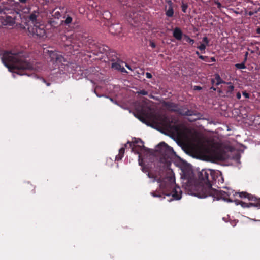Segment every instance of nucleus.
I'll return each mask as SVG.
<instances>
[{"mask_svg":"<svg viewBox=\"0 0 260 260\" xmlns=\"http://www.w3.org/2000/svg\"><path fill=\"white\" fill-rule=\"evenodd\" d=\"M129 148L135 153L141 155L142 152L146 151L147 149L144 146V142L140 139L135 138L132 141V144H129Z\"/></svg>","mask_w":260,"mask_h":260,"instance_id":"1a4fd4ad","label":"nucleus"},{"mask_svg":"<svg viewBox=\"0 0 260 260\" xmlns=\"http://www.w3.org/2000/svg\"><path fill=\"white\" fill-rule=\"evenodd\" d=\"M122 30V27L119 24H111L109 27V32L113 35H119Z\"/></svg>","mask_w":260,"mask_h":260,"instance_id":"ddd939ff","label":"nucleus"},{"mask_svg":"<svg viewBox=\"0 0 260 260\" xmlns=\"http://www.w3.org/2000/svg\"><path fill=\"white\" fill-rule=\"evenodd\" d=\"M211 81H212V83L213 84L215 82L214 79H212Z\"/></svg>","mask_w":260,"mask_h":260,"instance_id":"5fc2aeb1","label":"nucleus"},{"mask_svg":"<svg viewBox=\"0 0 260 260\" xmlns=\"http://www.w3.org/2000/svg\"><path fill=\"white\" fill-rule=\"evenodd\" d=\"M206 45L204 43L201 44L198 47V48L200 49L201 51H204L205 52V50L206 49Z\"/></svg>","mask_w":260,"mask_h":260,"instance_id":"bb28decb","label":"nucleus"},{"mask_svg":"<svg viewBox=\"0 0 260 260\" xmlns=\"http://www.w3.org/2000/svg\"><path fill=\"white\" fill-rule=\"evenodd\" d=\"M157 151L160 153L165 159L170 158L174 153L173 148L164 142H160L157 146Z\"/></svg>","mask_w":260,"mask_h":260,"instance_id":"0eeeda50","label":"nucleus"},{"mask_svg":"<svg viewBox=\"0 0 260 260\" xmlns=\"http://www.w3.org/2000/svg\"><path fill=\"white\" fill-rule=\"evenodd\" d=\"M130 18H132V20H135L136 18H137L138 17H129Z\"/></svg>","mask_w":260,"mask_h":260,"instance_id":"8fccbe9b","label":"nucleus"},{"mask_svg":"<svg viewBox=\"0 0 260 260\" xmlns=\"http://www.w3.org/2000/svg\"><path fill=\"white\" fill-rule=\"evenodd\" d=\"M215 80H216V85L218 86L219 84L221 83H226L227 84H231V82H225V81H223L222 79L220 78L219 75L218 74H216L215 75Z\"/></svg>","mask_w":260,"mask_h":260,"instance_id":"6ab92c4d","label":"nucleus"},{"mask_svg":"<svg viewBox=\"0 0 260 260\" xmlns=\"http://www.w3.org/2000/svg\"><path fill=\"white\" fill-rule=\"evenodd\" d=\"M124 152H125V148H124V147L121 148L119 150L118 154L116 156V159L117 160H121L124 156Z\"/></svg>","mask_w":260,"mask_h":260,"instance_id":"aec40b11","label":"nucleus"},{"mask_svg":"<svg viewBox=\"0 0 260 260\" xmlns=\"http://www.w3.org/2000/svg\"><path fill=\"white\" fill-rule=\"evenodd\" d=\"M256 32L260 35V27H258L256 29Z\"/></svg>","mask_w":260,"mask_h":260,"instance_id":"49530a36","label":"nucleus"},{"mask_svg":"<svg viewBox=\"0 0 260 260\" xmlns=\"http://www.w3.org/2000/svg\"><path fill=\"white\" fill-rule=\"evenodd\" d=\"M8 1L10 2H13V5H14L15 7H17L20 5V4L18 2H16L15 0H8Z\"/></svg>","mask_w":260,"mask_h":260,"instance_id":"7c9ffc66","label":"nucleus"},{"mask_svg":"<svg viewBox=\"0 0 260 260\" xmlns=\"http://www.w3.org/2000/svg\"><path fill=\"white\" fill-rule=\"evenodd\" d=\"M164 106L170 111L176 112L178 108V105L170 102H166L164 103Z\"/></svg>","mask_w":260,"mask_h":260,"instance_id":"4468645a","label":"nucleus"},{"mask_svg":"<svg viewBox=\"0 0 260 260\" xmlns=\"http://www.w3.org/2000/svg\"><path fill=\"white\" fill-rule=\"evenodd\" d=\"M42 81H43L44 83H46V85H47V86H50V83H49V82H47V81H46L44 78H42Z\"/></svg>","mask_w":260,"mask_h":260,"instance_id":"58836bf2","label":"nucleus"},{"mask_svg":"<svg viewBox=\"0 0 260 260\" xmlns=\"http://www.w3.org/2000/svg\"><path fill=\"white\" fill-rule=\"evenodd\" d=\"M48 22L50 23L49 25L51 26H52V27H56L57 26V23H56L55 22V21L54 20H49L48 21Z\"/></svg>","mask_w":260,"mask_h":260,"instance_id":"cd10ccee","label":"nucleus"},{"mask_svg":"<svg viewBox=\"0 0 260 260\" xmlns=\"http://www.w3.org/2000/svg\"><path fill=\"white\" fill-rule=\"evenodd\" d=\"M199 58L206 62H210V59L208 56L199 55Z\"/></svg>","mask_w":260,"mask_h":260,"instance_id":"393cba45","label":"nucleus"},{"mask_svg":"<svg viewBox=\"0 0 260 260\" xmlns=\"http://www.w3.org/2000/svg\"><path fill=\"white\" fill-rule=\"evenodd\" d=\"M72 21V17H66L64 22L66 24H70Z\"/></svg>","mask_w":260,"mask_h":260,"instance_id":"c85d7f7f","label":"nucleus"},{"mask_svg":"<svg viewBox=\"0 0 260 260\" xmlns=\"http://www.w3.org/2000/svg\"><path fill=\"white\" fill-rule=\"evenodd\" d=\"M19 3H21L22 4H25L27 2V0H19Z\"/></svg>","mask_w":260,"mask_h":260,"instance_id":"a18cd8bd","label":"nucleus"},{"mask_svg":"<svg viewBox=\"0 0 260 260\" xmlns=\"http://www.w3.org/2000/svg\"><path fill=\"white\" fill-rule=\"evenodd\" d=\"M236 97L238 99H240L241 97V93L238 92V93H237L236 94Z\"/></svg>","mask_w":260,"mask_h":260,"instance_id":"79ce46f5","label":"nucleus"},{"mask_svg":"<svg viewBox=\"0 0 260 260\" xmlns=\"http://www.w3.org/2000/svg\"><path fill=\"white\" fill-rule=\"evenodd\" d=\"M196 54L197 55H198L199 57V55H200V53H199V52L198 51H196Z\"/></svg>","mask_w":260,"mask_h":260,"instance_id":"3c124183","label":"nucleus"},{"mask_svg":"<svg viewBox=\"0 0 260 260\" xmlns=\"http://www.w3.org/2000/svg\"><path fill=\"white\" fill-rule=\"evenodd\" d=\"M211 89H213V90H216V88H214V87H211Z\"/></svg>","mask_w":260,"mask_h":260,"instance_id":"6e6d98bb","label":"nucleus"},{"mask_svg":"<svg viewBox=\"0 0 260 260\" xmlns=\"http://www.w3.org/2000/svg\"><path fill=\"white\" fill-rule=\"evenodd\" d=\"M119 3L123 6H127L129 3V0H117Z\"/></svg>","mask_w":260,"mask_h":260,"instance_id":"a878e982","label":"nucleus"},{"mask_svg":"<svg viewBox=\"0 0 260 260\" xmlns=\"http://www.w3.org/2000/svg\"><path fill=\"white\" fill-rule=\"evenodd\" d=\"M1 59L2 62L10 71L18 74H27V70L34 69L33 64L26 60V53L23 51H5Z\"/></svg>","mask_w":260,"mask_h":260,"instance_id":"f03ea898","label":"nucleus"},{"mask_svg":"<svg viewBox=\"0 0 260 260\" xmlns=\"http://www.w3.org/2000/svg\"><path fill=\"white\" fill-rule=\"evenodd\" d=\"M234 89V86L233 85H230L226 89V93L229 95L231 94Z\"/></svg>","mask_w":260,"mask_h":260,"instance_id":"5701e85b","label":"nucleus"},{"mask_svg":"<svg viewBox=\"0 0 260 260\" xmlns=\"http://www.w3.org/2000/svg\"><path fill=\"white\" fill-rule=\"evenodd\" d=\"M126 67H127V68H128L129 69H131V68H130V67H129V66H128V65H127V64H126Z\"/></svg>","mask_w":260,"mask_h":260,"instance_id":"4d7b16f0","label":"nucleus"},{"mask_svg":"<svg viewBox=\"0 0 260 260\" xmlns=\"http://www.w3.org/2000/svg\"><path fill=\"white\" fill-rule=\"evenodd\" d=\"M112 63L111 67L113 69H115L117 70L120 71L121 72H126V70L123 67H121L120 63L118 61H113Z\"/></svg>","mask_w":260,"mask_h":260,"instance_id":"a211bd4d","label":"nucleus"},{"mask_svg":"<svg viewBox=\"0 0 260 260\" xmlns=\"http://www.w3.org/2000/svg\"><path fill=\"white\" fill-rule=\"evenodd\" d=\"M253 14V13L252 12H251V11L249 12V14L250 15H252Z\"/></svg>","mask_w":260,"mask_h":260,"instance_id":"864d4df0","label":"nucleus"},{"mask_svg":"<svg viewBox=\"0 0 260 260\" xmlns=\"http://www.w3.org/2000/svg\"><path fill=\"white\" fill-rule=\"evenodd\" d=\"M147 176L149 178L153 179V182L157 181L160 183V187L164 188V179L162 180L160 178H158L157 177L152 173L148 172Z\"/></svg>","mask_w":260,"mask_h":260,"instance_id":"dca6fc26","label":"nucleus"},{"mask_svg":"<svg viewBox=\"0 0 260 260\" xmlns=\"http://www.w3.org/2000/svg\"><path fill=\"white\" fill-rule=\"evenodd\" d=\"M142 170L143 172L146 173L148 171V169L146 167L143 166L142 167Z\"/></svg>","mask_w":260,"mask_h":260,"instance_id":"f704fd0d","label":"nucleus"},{"mask_svg":"<svg viewBox=\"0 0 260 260\" xmlns=\"http://www.w3.org/2000/svg\"><path fill=\"white\" fill-rule=\"evenodd\" d=\"M90 48H92L91 51L94 52V54H96L102 53L106 55L108 50H109V47L108 46L101 44H94L93 45L92 47Z\"/></svg>","mask_w":260,"mask_h":260,"instance_id":"f8f14e48","label":"nucleus"},{"mask_svg":"<svg viewBox=\"0 0 260 260\" xmlns=\"http://www.w3.org/2000/svg\"><path fill=\"white\" fill-rule=\"evenodd\" d=\"M162 192H152L151 195L154 197L165 198L166 196H171L172 198L169 200V201L172 200H180L181 198L182 191L180 187L175 183V179L174 175H170L164 179V188L160 187Z\"/></svg>","mask_w":260,"mask_h":260,"instance_id":"20e7f679","label":"nucleus"},{"mask_svg":"<svg viewBox=\"0 0 260 260\" xmlns=\"http://www.w3.org/2000/svg\"><path fill=\"white\" fill-rule=\"evenodd\" d=\"M58 14H59V12H56L55 13V14L52 15V16H57Z\"/></svg>","mask_w":260,"mask_h":260,"instance_id":"de8ad7c7","label":"nucleus"},{"mask_svg":"<svg viewBox=\"0 0 260 260\" xmlns=\"http://www.w3.org/2000/svg\"><path fill=\"white\" fill-rule=\"evenodd\" d=\"M106 55L109 59V60L112 62L116 61L118 59L117 56V53L114 50H111L110 49L107 53Z\"/></svg>","mask_w":260,"mask_h":260,"instance_id":"2eb2a0df","label":"nucleus"},{"mask_svg":"<svg viewBox=\"0 0 260 260\" xmlns=\"http://www.w3.org/2000/svg\"><path fill=\"white\" fill-rule=\"evenodd\" d=\"M64 16L69 17V14H67V15H65Z\"/></svg>","mask_w":260,"mask_h":260,"instance_id":"bf43d9fd","label":"nucleus"},{"mask_svg":"<svg viewBox=\"0 0 260 260\" xmlns=\"http://www.w3.org/2000/svg\"><path fill=\"white\" fill-rule=\"evenodd\" d=\"M183 39L185 40L187 42L189 43L190 45H193L194 43V40L191 39L188 36H187L186 35H183Z\"/></svg>","mask_w":260,"mask_h":260,"instance_id":"412c9836","label":"nucleus"},{"mask_svg":"<svg viewBox=\"0 0 260 260\" xmlns=\"http://www.w3.org/2000/svg\"><path fill=\"white\" fill-rule=\"evenodd\" d=\"M166 3L167 5L165 6L166 16H173L174 13L177 11L178 6L171 0H167Z\"/></svg>","mask_w":260,"mask_h":260,"instance_id":"9d476101","label":"nucleus"},{"mask_svg":"<svg viewBox=\"0 0 260 260\" xmlns=\"http://www.w3.org/2000/svg\"><path fill=\"white\" fill-rule=\"evenodd\" d=\"M132 144V142H130L129 141H128V142H127V143H126V144H125L124 145V148H127L128 146H129V144Z\"/></svg>","mask_w":260,"mask_h":260,"instance_id":"a19ab883","label":"nucleus"},{"mask_svg":"<svg viewBox=\"0 0 260 260\" xmlns=\"http://www.w3.org/2000/svg\"><path fill=\"white\" fill-rule=\"evenodd\" d=\"M176 113L182 116H192L200 114L196 111L188 109L186 106L178 107Z\"/></svg>","mask_w":260,"mask_h":260,"instance_id":"9b49d317","label":"nucleus"},{"mask_svg":"<svg viewBox=\"0 0 260 260\" xmlns=\"http://www.w3.org/2000/svg\"><path fill=\"white\" fill-rule=\"evenodd\" d=\"M138 118L143 123L150 125L147 118L150 117L153 123L156 124H159L164 126L170 124V120L169 117L165 114H156L151 113L148 114L146 112L141 108V109L138 110Z\"/></svg>","mask_w":260,"mask_h":260,"instance_id":"39448f33","label":"nucleus"},{"mask_svg":"<svg viewBox=\"0 0 260 260\" xmlns=\"http://www.w3.org/2000/svg\"><path fill=\"white\" fill-rule=\"evenodd\" d=\"M150 46L152 48H155L156 47V45L155 44L154 42H152V41H150Z\"/></svg>","mask_w":260,"mask_h":260,"instance_id":"4c0bfd02","label":"nucleus"},{"mask_svg":"<svg viewBox=\"0 0 260 260\" xmlns=\"http://www.w3.org/2000/svg\"><path fill=\"white\" fill-rule=\"evenodd\" d=\"M188 8V4L187 3H184L183 1L182 2V5H181V8H182V11L185 13L186 11V9H187Z\"/></svg>","mask_w":260,"mask_h":260,"instance_id":"b1692460","label":"nucleus"},{"mask_svg":"<svg viewBox=\"0 0 260 260\" xmlns=\"http://www.w3.org/2000/svg\"><path fill=\"white\" fill-rule=\"evenodd\" d=\"M173 36L177 40H181L183 37V33L180 28L175 27L173 30Z\"/></svg>","mask_w":260,"mask_h":260,"instance_id":"f3484780","label":"nucleus"},{"mask_svg":"<svg viewBox=\"0 0 260 260\" xmlns=\"http://www.w3.org/2000/svg\"><path fill=\"white\" fill-rule=\"evenodd\" d=\"M219 172L211 169H203L199 173L198 180L194 178L189 179L184 184L185 189L189 194L200 198H205L211 196L217 200H222L228 202L233 201V197L238 194L242 199H247L249 203L235 200L237 205H240L243 208L251 207L260 209V198L247 192H237L230 189L227 191L219 190L212 188V184Z\"/></svg>","mask_w":260,"mask_h":260,"instance_id":"f257e3e1","label":"nucleus"},{"mask_svg":"<svg viewBox=\"0 0 260 260\" xmlns=\"http://www.w3.org/2000/svg\"><path fill=\"white\" fill-rule=\"evenodd\" d=\"M217 158L219 159H221L222 158H221V156H217Z\"/></svg>","mask_w":260,"mask_h":260,"instance_id":"603ef678","label":"nucleus"},{"mask_svg":"<svg viewBox=\"0 0 260 260\" xmlns=\"http://www.w3.org/2000/svg\"><path fill=\"white\" fill-rule=\"evenodd\" d=\"M215 4L217 5L218 8H220V7L221 6L220 3H219V2L217 1V2H215Z\"/></svg>","mask_w":260,"mask_h":260,"instance_id":"c03bdc74","label":"nucleus"},{"mask_svg":"<svg viewBox=\"0 0 260 260\" xmlns=\"http://www.w3.org/2000/svg\"><path fill=\"white\" fill-rule=\"evenodd\" d=\"M258 11H260V8L258 9Z\"/></svg>","mask_w":260,"mask_h":260,"instance_id":"052dcab7","label":"nucleus"},{"mask_svg":"<svg viewBox=\"0 0 260 260\" xmlns=\"http://www.w3.org/2000/svg\"><path fill=\"white\" fill-rule=\"evenodd\" d=\"M28 16L32 17V16H37L35 14H31L29 15Z\"/></svg>","mask_w":260,"mask_h":260,"instance_id":"09e8293b","label":"nucleus"},{"mask_svg":"<svg viewBox=\"0 0 260 260\" xmlns=\"http://www.w3.org/2000/svg\"><path fill=\"white\" fill-rule=\"evenodd\" d=\"M27 185L28 187H30V188H32V190L34 191V189H35V187L33 186V185L31 184H29V183H28L27 184Z\"/></svg>","mask_w":260,"mask_h":260,"instance_id":"ea45409f","label":"nucleus"},{"mask_svg":"<svg viewBox=\"0 0 260 260\" xmlns=\"http://www.w3.org/2000/svg\"><path fill=\"white\" fill-rule=\"evenodd\" d=\"M210 62H215L216 59L215 57H212L211 58H209Z\"/></svg>","mask_w":260,"mask_h":260,"instance_id":"37998d69","label":"nucleus"},{"mask_svg":"<svg viewBox=\"0 0 260 260\" xmlns=\"http://www.w3.org/2000/svg\"><path fill=\"white\" fill-rule=\"evenodd\" d=\"M146 76L148 79H150V78H151L152 77V76L151 74L149 73V72H147L146 73Z\"/></svg>","mask_w":260,"mask_h":260,"instance_id":"e433bc0d","label":"nucleus"},{"mask_svg":"<svg viewBox=\"0 0 260 260\" xmlns=\"http://www.w3.org/2000/svg\"><path fill=\"white\" fill-rule=\"evenodd\" d=\"M243 96L245 98H249V94L247 92H246V91H244L243 92Z\"/></svg>","mask_w":260,"mask_h":260,"instance_id":"72a5a7b5","label":"nucleus"},{"mask_svg":"<svg viewBox=\"0 0 260 260\" xmlns=\"http://www.w3.org/2000/svg\"><path fill=\"white\" fill-rule=\"evenodd\" d=\"M49 55V62L54 66L53 68L59 67L60 65H67L68 62L63 55L55 50H47Z\"/></svg>","mask_w":260,"mask_h":260,"instance_id":"423d86ee","label":"nucleus"},{"mask_svg":"<svg viewBox=\"0 0 260 260\" xmlns=\"http://www.w3.org/2000/svg\"><path fill=\"white\" fill-rule=\"evenodd\" d=\"M202 88L199 86H194L193 87V89L195 90H202Z\"/></svg>","mask_w":260,"mask_h":260,"instance_id":"c9c22d12","label":"nucleus"},{"mask_svg":"<svg viewBox=\"0 0 260 260\" xmlns=\"http://www.w3.org/2000/svg\"><path fill=\"white\" fill-rule=\"evenodd\" d=\"M141 156L140 155H139V165L141 166V167H143V159L141 158Z\"/></svg>","mask_w":260,"mask_h":260,"instance_id":"473e14b6","label":"nucleus"},{"mask_svg":"<svg viewBox=\"0 0 260 260\" xmlns=\"http://www.w3.org/2000/svg\"><path fill=\"white\" fill-rule=\"evenodd\" d=\"M235 67L236 68L238 69H246V66L245 65V62H242L241 63H237L235 64Z\"/></svg>","mask_w":260,"mask_h":260,"instance_id":"4be33fe9","label":"nucleus"},{"mask_svg":"<svg viewBox=\"0 0 260 260\" xmlns=\"http://www.w3.org/2000/svg\"><path fill=\"white\" fill-rule=\"evenodd\" d=\"M83 36L79 33H74L70 36H66L67 41L70 42V44H67V46H72L74 49L77 50V47H80L83 43H82Z\"/></svg>","mask_w":260,"mask_h":260,"instance_id":"6e6552de","label":"nucleus"},{"mask_svg":"<svg viewBox=\"0 0 260 260\" xmlns=\"http://www.w3.org/2000/svg\"><path fill=\"white\" fill-rule=\"evenodd\" d=\"M203 42H204V44H205L206 45H208V44L209 43V41L207 37H205L203 39Z\"/></svg>","mask_w":260,"mask_h":260,"instance_id":"c756f323","label":"nucleus"},{"mask_svg":"<svg viewBox=\"0 0 260 260\" xmlns=\"http://www.w3.org/2000/svg\"><path fill=\"white\" fill-rule=\"evenodd\" d=\"M6 25L13 26L16 23L19 24L20 27L27 29L28 32L40 37H43L46 35L45 26L37 18V17H5Z\"/></svg>","mask_w":260,"mask_h":260,"instance_id":"7ed1b4c3","label":"nucleus"},{"mask_svg":"<svg viewBox=\"0 0 260 260\" xmlns=\"http://www.w3.org/2000/svg\"><path fill=\"white\" fill-rule=\"evenodd\" d=\"M54 18L58 20L59 17H54Z\"/></svg>","mask_w":260,"mask_h":260,"instance_id":"13d9d810","label":"nucleus"},{"mask_svg":"<svg viewBox=\"0 0 260 260\" xmlns=\"http://www.w3.org/2000/svg\"><path fill=\"white\" fill-rule=\"evenodd\" d=\"M139 94H141L143 95H146L148 94V92L145 90H141L139 92H138Z\"/></svg>","mask_w":260,"mask_h":260,"instance_id":"2f4dec72","label":"nucleus"}]
</instances>
